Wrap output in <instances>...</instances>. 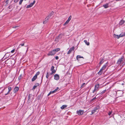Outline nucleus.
<instances>
[{
  "mask_svg": "<svg viewBox=\"0 0 125 125\" xmlns=\"http://www.w3.org/2000/svg\"><path fill=\"white\" fill-rule=\"evenodd\" d=\"M124 60V57L122 56L121 58H119L117 61V64L119 65Z\"/></svg>",
  "mask_w": 125,
  "mask_h": 125,
  "instance_id": "f257e3e1",
  "label": "nucleus"
},
{
  "mask_svg": "<svg viewBox=\"0 0 125 125\" xmlns=\"http://www.w3.org/2000/svg\"><path fill=\"white\" fill-rule=\"evenodd\" d=\"M14 60L13 59H12L11 61H8L7 60L6 62L5 63H7L8 64V65L10 66L11 65H13V64L12 63V62H14Z\"/></svg>",
  "mask_w": 125,
  "mask_h": 125,
  "instance_id": "f03ea898",
  "label": "nucleus"
},
{
  "mask_svg": "<svg viewBox=\"0 0 125 125\" xmlns=\"http://www.w3.org/2000/svg\"><path fill=\"white\" fill-rule=\"evenodd\" d=\"M56 53L55 52L54 50H53L51 51L50 52H49L48 54L47 55L48 56H52L54 55Z\"/></svg>",
  "mask_w": 125,
  "mask_h": 125,
  "instance_id": "7ed1b4c3",
  "label": "nucleus"
},
{
  "mask_svg": "<svg viewBox=\"0 0 125 125\" xmlns=\"http://www.w3.org/2000/svg\"><path fill=\"white\" fill-rule=\"evenodd\" d=\"M71 16H70L69 17L67 20L66 21V22L64 24V26H65L67 24L69 23L70 21V20L71 19Z\"/></svg>",
  "mask_w": 125,
  "mask_h": 125,
  "instance_id": "20e7f679",
  "label": "nucleus"
},
{
  "mask_svg": "<svg viewBox=\"0 0 125 125\" xmlns=\"http://www.w3.org/2000/svg\"><path fill=\"white\" fill-rule=\"evenodd\" d=\"M74 47H73L72 48H70L69 50V51L67 53V54H70L72 51H73L74 50Z\"/></svg>",
  "mask_w": 125,
  "mask_h": 125,
  "instance_id": "39448f33",
  "label": "nucleus"
},
{
  "mask_svg": "<svg viewBox=\"0 0 125 125\" xmlns=\"http://www.w3.org/2000/svg\"><path fill=\"white\" fill-rule=\"evenodd\" d=\"M77 113L79 115H83V111L81 110H79L77 112Z\"/></svg>",
  "mask_w": 125,
  "mask_h": 125,
  "instance_id": "423d86ee",
  "label": "nucleus"
},
{
  "mask_svg": "<svg viewBox=\"0 0 125 125\" xmlns=\"http://www.w3.org/2000/svg\"><path fill=\"white\" fill-rule=\"evenodd\" d=\"M54 66H52L51 69V70L52 71V73H54L56 72V71L54 69Z\"/></svg>",
  "mask_w": 125,
  "mask_h": 125,
  "instance_id": "0eeeda50",
  "label": "nucleus"
},
{
  "mask_svg": "<svg viewBox=\"0 0 125 125\" xmlns=\"http://www.w3.org/2000/svg\"><path fill=\"white\" fill-rule=\"evenodd\" d=\"M49 19L48 17H46L45 19V21L43 22V24H45L47 23Z\"/></svg>",
  "mask_w": 125,
  "mask_h": 125,
  "instance_id": "6e6552de",
  "label": "nucleus"
},
{
  "mask_svg": "<svg viewBox=\"0 0 125 125\" xmlns=\"http://www.w3.org/2000/svg\"><path fill=\"white\" fill-rule=\"evenodd\" d=\"M54 79L56 80H58L59 78V75L57 74H55L54 75Z\"/></svg>",
  "mask_w": 125,
  "mask_h": 125,
  "instance_id": "1a4fd4ad",
  "label": "nucleus"
},
{
  "mask_svg": "<svg viewBox=\"0 0 125 125\" xmlns=\"http://www.w3.org/2000/svg\"><path fill=\"white\" fill-rule=\"evenodd\" d=\"M98 109V108L97 107L94 108V109L92 111V114L91 115L95 113V112H96L97 110Z\"/></svg>",
  "mask_w": 125,
  "mask_h": 125,
  "instance_id": "9d476101",
  "label": "nucleus"
},
{
  "mask_svg": "<svg viewBox=\"0 0 125 125\" xmlns=\"http://www.w3.org/2000/svg\"><path fill=\"white\" fill-rule=\"evenodd\" d=\"M99 84H97L95 86L94 89L97 91L98 90V88L99 87Z\"/></svg>",
  "mask_w": 125,
  "mask_h": 125,
  "instance_id": "9b49d317",
  "label": "nucleus"
},
{
  "mask_svg": "<svg viewBox=\"0 0 125 125\" xmlns=\"http://www.w3.org/2000/svg\"><path fill=\"white\" fill-rule=\"evenodd\" d=\"M19 89V88L17 87H16L14 88V93H15L17 92V91Z\"/></svg>",
  "mask_w": 125,
  "mask_h": 125,
  "instance_id": "f8f14e48",
  "label": "nucleus"
},
{
  "mask_svg": "<svg viewBox=\"0 0 125 125\" xmlns=\"http://www.w3.org/2000/svg\"><path fill=\"white\" fill-rule=\"evenodd\" d=\"M125 35V32H122L119 35L120 38L122 37Z\"/></svg>",
  "mask_w": 125,
  "mask_h": 125,
  "instance_id": "ddd939ff",
  "label": "nucleus"
},
{
  "mask_svg": "<svg viewBox=\"0 0 125 125\" xmlns=\"http://www.w3.org/2000/svg\"><path fill=\"white\" fill-rule=\"evenodd\" d=\"M54 12L53 11L51 12L47 16L49 18H50V17H51L54 14Z\"/></svg>",
  "mask_w": 125,
  "mask_h": 125,
  "instance_id": "4468645a",
  "label": "nucleus"
},
{
  "mask_svg": "<svg viewBox=\"0 0 125 125\" xmlns=\"http://www.w3.org/2000/svg\"><path fill=\"white\" fill-rule=\"evenodd\" d=\"M125 22V21H123L122 20H121L120 21L119 24V25H121L123 24Z\"/></svg>",
  "mask_w": 125,
  "mask_h": 125,
  "instance_id": "2eb2a0df",
  "label": "nucleus"
},
{
  "mask_svg": "<svg viewBox=\"0 0 125 125\" xmlns=\"http://www.w3.org/2000/svg\"><path fill=\"white\" fill-rule=\"evenodd\" d=\"M83 58V57L81 56L80 55H77L76 56V59H77V60L78 61L79 60V58Z\"/></svg>",
  "mask_w": 125,
  "mask_h": 125,
  "instance_id": "dca6fc26",
  "label": "nucleus"
},
{
  "mask_svg": "<svg viewBox=\"0 0 125 125\" xmlns=\"http://www.w3.org/2000/svg\"><path fill=\"white\" fill-rule=\"evenodd\" d=\"M56 92V90H54L53 91H51L48 94V96H49L51 94L53 93Z\"/></svg>",
  "mask_w": 125,
  "mask_h": 125,
  "instance_id": "f3484780",
  "label": "nucleus"
},
{
  "mask_svg": "<svg viewBox=\"0 0 125 125\" xmlns=\"http://www.w3.org/2000/svg\"><path fill=\"white\" fill-rule=\"evenodd\" d=\"M37 76H33V78H32L31 80V81L32 82L34 81L37 78Z\"/></svg>",
  "mask_w": 125,
  "mask_h": 125,
  "instance_id": "a211bd4d",
  "label": "nucleus"
},
{
  "mask_svg": "<svg viewBox=\"0 0 125 125\" xmlns=\"http://www.w3.org/2000/svg\"><path fill=\"white\" fill-rule=\"evenodd\" d=\"M8 93L7 94H5V95H7L8 94L10 93V92L11 91V87H8Z\"/></svg>",
  "mask_w": 125,
  "mask_h": 125,
  "instance_id": "6ab92c4d",
  "label": "nucleus"
},
{
  "mask_svg": "<svg viewBox=\"0 0 125 125\" xmlns=\"http://www.w3.org/2000/svg\"><path fill=\"white\" fill-rule=\"evenodd\" d=\"M67 106V105H63L61 107V108L62 109H63L65 108Z\"/></svg>",
  "mask_w": 125,
  "mask_h": 125,
  "instance_id": "aec40b11",
  "label": "nucleus"
},
{
  "mask_svg": "<svg viewBox=\"0 0 125 125\" xmlns=\"http://www.w3.org/2000/svg\"><path fill=\"white\" fill-rule=\"evenodd\" d=\"M113 36L114 37L116 38L117 39H119L120 38L119 35H118L114 34H113Z\"/></svg>",
  "mask_w": 125,
  "mask_h": 125,
  "instance_id": "412c9836",
  "label": "nucleus"
},
{
  "mask_svg": "<svg viewBox=\"0 0 125 125\" xmlns=\"http://www.w3.org/2000/svg\"><path fill=\"white\" fill-rule=\"evenodd\" d=\"M60 49L59 48H57L53 50H54L55 52L56 53L57 52L60 50Z\"/></svg>",
  "mask_w": 125,
  "mask_h": 125,
  "instance_id": "4be33fe9",
  "label": "nucleus"
},
{
  "mask_svg": "<svg viewBox=\"0 0 125 125\" xmlns=\"http://www.w3.org/2000/svg\"><path fill=\"white\" fill-rule=\"evenodd\" d=\"M24 43H23L22 44H20L19 46L18 47V49L20 48L21 47V46H24Z\"/></svg>",
  "mask_w": 125,
  "mask_h": 125,
  "instance_id": "5701e85b",
  "label": "nucleus"
},
{
  "mask_svg": "<svg viewBox=\"0 0 125 125\" xmlns=\"http://www.w3.org/2000/svg\"><path fill=\"white\" fill-rule=\"evenodd\" d=\"M103 6L105 8H107L108 7V4H105L103 5Z\"/></svg>",
  "mask_w": 125,
  "mask_h": 125,
  "instance_id": "b1692460",
  "label": "nucleus"
},
{
  "mask_svg": "<svg viewBox=\"0 0 125 125\" xmlns=\"http://www.w3.org/2000/svg\"><path fill=\"white\" fill-rule=\"evenodd\" d=\"M84 42L85 43V44L87 45H89V42H87L86 40H84Z\"/></svg>",
  "mask_w": 125,
  "mask_h": 125,
  "instance_id": "393cba45",
  "label": "nucleus"
},
{
  "mask_svg": "<svg viewBox=\"0 0 125 125\" xmlns=\"http://www.w3.org/2000/svg\"><path fill=\"white\" fill-rule=\"evenodd\" d=\"M106 65H104L103 67H102V68L101 69L103 71V70H105L106 68Z\"/></svg>",
  "mask_w": 125,
  "mask_h": 125,
  "instance_id": "a878e982",
  "label": "nucleus"
},
{
  "mask_svg": "<svg viewBox=\"0 0 125 125\" xmlns=\"http://www.w3.org/2000/svg\"><path fill=\"white\" fill-rule=\"evenodd\" d=\"M102 70L101 69L99 71V72L98 73L99 75H101L102 73Z\"/></svg>",
  "mask_w": 125,
  "mask_h": 125,
  "instance_id": "bb28decb",
  "label": "nucleus"
},
{
  "mask_svg": "<svg viewBox=\"0 0 125 125\" xmlns=\"http://www.w3.org/2000/svg\"><path fill=\"white\" fill-rule=\"evenodd\" d=\"M8 54V53H6V54L5 56H4V57H5V58H7V57H8L9 56V55Z\"/></svg>",
  "mask_w": 125,
  "mask_h": 125,
  "instance_id": "cd10ccee",
  "label": "nucleus"
},
{
  "mask_svg": "<svg viewBox=\"0 0 125 125\" xmlns=\"http://www.w3.org/2000/svg\"><path fill=\"white\" fill-rule=\"evenodd\" d=\"M104 59H102V60H101L100 62V64H102V63H103L104 62V61H103V60Z\"/></svg>",
  "mask_w": 125,
  "mask_h": 125,
  "instance_id": "c85d7f7f",
  "label": "nucleus"
},
{
  "mask_svg": "<svg viewBox=\"0 0 125 125\" xmlns=\"http://www.w3.org/2000/svg\"><path fill=\"white\" fill-rule=\"evenodd\" d=\"M35 0H34L33 2L32 3H31L30 4L31 5V6H33V5L35 3Z\"/></svg>",
  "mask_w": 125,
  "mask_h": 125,
  "instance_id": "c756f323",
  "label": "nucleus"
},
{
  "mask_svg": "<svg viewBox=\"0 0 125 125\" xmlns=\"http://www.w3.org/2000/svg\"><path fill=\"white\" fill-rule=\"evenodd\" d=\"M40 73V72H37L35 75L36 76H37V75H38Z\"/></svg>",
  "mask_w": 125,
  "mask_h": 125,
  "instance_id": "7c9ffc66",
  "label": "nucleus"
},
{
  "mask_svg": "<svg viewBox=\"0 0 125 125\" xmlns=\"http://www.w3.org/2000/svg\"><path fill=\"white\" fill-rule=\"evenodd\" d=\"M19 27V26H13L12 27V28H15V29H17Z\"/></svg>",
  "mask_w": 125,
  "mask_h": 125,
  "instance_id": "2f4dec72",
  "label": "nucleus"
},
{
  "mask_svg": "<svg viewBox=\"0 0 125 125\" xmlns=\"http://www.w3.org/2000/svg\"><path fill=\"white\" fill-rule=\"evenodd\" d=\"M32 7V6H31V5L30 4L29 5H28L27 6L26 8H28L31 7Z\"/></svg>",
  "mask_w": 125,
  "mask_h": 125,
  "instance_id": "473e14b6",
  "label": "nucleus"
},
{
  "mask_svg": "<svg viewBox=\"0 0 125 125\" xmlns=\"http://www.w3.org/2000/svg\"><path fill=\"white\" fill-rule=\"evenodd\" d=\"M49 74L47 72V74L46 75V78H48L49 77Z\"/></svg>",
  "mask_w": 125,
  "mask_h": 125,
  "instance_id": "72a5a7b5",
  "label": "nucleus"
},
{
  "mask_svg": "<svg viewBox=\"0 0 125 125\" xmlns=\"http://www.w3.org/2000/svg\"><path fill=\"white\" fill-rule=\"evenodd\" d=\"M23 0H20V1L19 4L20 5L22 3Z\"/></svg>",
  "mask_w": 125,
  "mask_h": 125,
  "instance_id": "f704fd0d",
  "label": "nucleus"
},
{
  "mask_svg": "<svg viewBox=\"0 0 125 125\" xmlns=\"http://www.w3.org/2000/svg\"><path fill=\"white\" fill-rule=\"evenodd\" d=\"M112 113V111H110L109 112V113H108V115H110Z\"/></svg>",
  "mask_w": 125,
  "mask_h": 125,
  "instance_id": "c9c22d12",
  "label": "nucleus"
},
{
  "mask_svg": "<svg viewBox=\"0 0 125 125\" xmlns=\"http://www.w3.org/2000/svg\"><path fill=\"white\" fill-rule=\"evenodd\" d=\"M36 86L35 85H34L33 87V88L32 89L33 90H34V89H35V88L36 87Z\"/></svg>",
  "mask_w": 125,
  "mask_h": 125,
  "instance_id": "e433bc0d",
  "label": "nucleus"
},
{
  "mask_svg": "<svg viewBox=\"0 0 125 125\" xmlns=\"http://www.w3.org/2000/svg\"><path fill=\"white\" fill-rule=\"evenodd\" d=\"M106 90H105L104 91H103L101 93V94H103L106 91Z\"/></svg>",
  "mask_w": 125,
  "mask_h": 125,
  "instance_id": "4c0bfd02",
  "label": "nucleus"
},
{
  "mask_svg": "<svg viewBox=\"0 0 125 125\" xmlns=\"http://www.w3.org/2000/svg\"><path fill=\"white\" fill-rule=\"evenodd\" d=\"M39 85V83H37L35 84V85L36 86V87L38 86Z\"/></svg>",
  "mask_w": 125,
  "mask_h": 125,
  "instance_id": "58836bf2",
  "label": "nucleus"
},
{
  "mask_svg": "<svg viewBox=\"0 0 125 125\" xmlns=\"http://www.w3.org/2000/svg\"><path fill=\"white\" fill-rule=\"evenodd\" d=\"M14 51H15V49H13V50H12L11 51V53H13L14 52Z\"/></svg>",
  "mask_w": 125,
  "mask_h": 125,
  "instance_id": "ea45409f",
  "label": "nucleus"
},
{
  "mask_svg": "<svg viewBox=\"0 0 125 125\" xmlns=\"http://www.w3.org/2000/svg\"><path fill=\"white\" fill-rule=\"evenodd\" d=\"M21 75H20V76L18 77V79L20 80L21 79Z\"/></svg>",
  "mask_w": 125,
  "mask_h": 125,
  "instance_id": "a19ab883",
  "label": "nucleus"
},
{
  "mask_svg": "<svg viewBox=\"0 0 125 125\" xmlns=\"http://www.w3.org/2000/svg\"><path fill=\"white\" fill-rule=\"evenodd\" d=\"M9 2V0H7L6 2H5V3H6V4L7 5L8 4V2Z\"/></svg>",
  "mask_w": 125,
  "mask_h": 125,
  "instance_id": "79ce46f5",
  "label": "nucleus"
},
{
  "mask_svg": "<svg viewBox=\"0 0 125 125\" xmlns=\"http://www.w3.org/2000/svg\"><path fill=\"white\" fill-rule=\"evenodd\" d=\"M58 58H59V57H58V56H56V57H55V59L56 60L58 59Z\"/></svg>",
  "mask_w": 125,
  "mask_h": 125,
  "instance_id": "37998d69",
  "label": "nucleus"
},
{
  "mask_svg": "<svg viewBox=\"0 0 125 125\" xmlns=\"http://www.w3.org/2000/svg\"><path fill=\"white\" fill-rule=\"evenodd\" d=\"M85 83H83V84L81 86V87H83L84 85H85Z\"/></svg>",
  "mask_w": 125,
  "mask_h": 125,
  "instance_id": "c03bdc74",
  "label": "nucleus"
},
{
  "mask_svg": "<svg viewBox=\"0 0 125 125\" xmlns=\"http://www.w3.org/2000/svg\"><path fill=\"white\" fill-rule=\"evenodd\" d=\"M96 99V97H94V98H93V99H92V101H93L95 99Z\"/></svg>",
  "mask_w": 125,
  "mask_h": 125,
  "instance_id": "a18cd8bd",
  "label": "nucleus"
},
{
  "mask_svg": "<svg viewBox=\"0 0 125 125\" xmlns=\"http://www.w3.org/2000/svg\"><path fill=\"white\" fill-rule=\"evenodd\" d=\"M97 91L96 90H95V89H94V90L93 91V93H94L95 91Z\"/></svg>",
  "mask_w": 125,
  "mask_h": 125,
  "instance_id": "49530a36",
  "label": "nucleus"
},
{
  "mask_svg": "<svg viewBox=\"0 0 125 125\" xmlns=\"http://www.w3.org/2000/svg\"><path fill=\"white\" fill-rule=\"evenodd\" d=\"M14 1L15 2H17L18 1H17V0H14Z\"/></svg>",
  "mask_w": 125,
  "mask_h": 125,
  "instance_id": "de8ad7c7",
  "label": "nucleus"
},
{
  "mask_svg": "<svg viewBox=\"0 0 125 125\" xmlns=\"http://www.w3.org/2000/svg\"><path fill=\"white\" fill-rule=\"evenodd\" d=\"M58 89H59L58 87H57L56 88L55 90H56V91Z\"/></svg>",
  "mask_w": 125,
  "mask_h": 125,
  "instance_id": "09e8293b",
  "label": "nucleus"
},
{
  "mask_svg": "<svg viewBox=\"0 0 125 125\" xmlns=\"http://www.w3.org/2000/svg\"><path fill=\"white\" fill-rule=\"evenodd\" d=\"M11 6H10V5L9 6V7H8L9 8V9H10V8H11Z\"/></svg>",
  "mask_w": 125,
  "mask_h": 125,
  "instance_id": "8fccbe9b",
  "label": "nucleus"
},
{
  "mask_svg": "<svg viewBox=\"0 0 125 125\" xmlns=\"http://www.w3.org/2000/svg\"><path fill=\"white\" fill-rule=\"evenodd\" d=\"M28 98H29V99H30V95H29Z\"/></svg>",
  "mask_w": 125,
  "mask_h": 125,
  "instance_id": "3c124183",
  "label": "nucleus"
},
{
  "mask_svg": "<svg viewBox=\"0 0 125 125\" xmlns=\"http://www.w3.org/2000/svg\"><path fill=\"white\" fill-rule=\"evenodd\" d=\"M122 85H124V83H122Z\"/></svg>",
  "mask_w": 125,
  "mask_h": 125,
  "instance_id": "603ef678",
  "label": "nucleus"
}]
</instances>
